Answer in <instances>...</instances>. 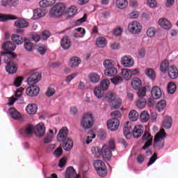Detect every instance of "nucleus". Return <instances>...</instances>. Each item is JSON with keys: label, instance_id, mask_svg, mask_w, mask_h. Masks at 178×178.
<instances>
[{"label": "nucleus", "instance_id": "1", "mask_svg": "<svg viewBox=\"0 0 178 178\" xmlns=\"http://www.w3.org/2000/svg\"><path fill=\"white\" fill-rule=\"evenodd\" d=\"M166 137V132L165 129H161L159 133L154 136V147L156 149H162L163 145H165V138Z\"/></svg>", "mask_w": 178, "mask_h": 178}, {"label": "nucleus", "instance_id": "2", "mask_svg": "<svg viewBox=\"0 0 178 178\" xmlns=\"http://www.w3.org/2000/svg\"><path fill=\"white\" fill-rule=\"evenodd\" d=\"M95 152L97 156L101 155L106 161H111L112 158V150L108 145H104L102 149L98 147H95Z\"/></svg>", "mask_w": 178, "mask_h": 178}, {"label": "nucleus", "instance_id": "3", "mask_svg": "<svg viewBox=\"0 0 178 178\" xmlns=\"http://www.w3.org/2000/svg\"><path fill=\"white\" fill-rule=\"evenodd\" d=\"M66 10V6L63 3L56 4L50 10L51 17H60Z\"/></svg>", "mask_w": 178, "mask_h": 178}, {"label": "nucleus", "instance_id": "4", "mask_svg": "<svg viewBox=\"0 0 178 178\" xmlns=\"http://www.w3.org/2000/svg\"><path fill=\"white\" fill-rule=\"evenodd\" d=\"M94 168L99 176L100 177H105L106 173H108V170L106 169V165L105 163L101 160H95L93 163Z\"/></svg>", "mask_w": 178, "mask_h": 178}, {"label": "nucleus", "instance_id": "5", "mask_svg": "<svg viewBox=\"0 0 178 178\" xmlns=\"http://www.w3.org/2000/svg\"><path fill=\"white\" fill-rule=\"evenodd\" d=\"M93 124L94 117H92V114H84L81 122V126H82L83 129H87L92 127Z\"/></svg>", "mask_w": 178, "mask_h": 178}, {"label": "nucleus", "instance_id": "6", "mask_svg": "<svg viewBox=\"0 0 178 178\" xmlns=\"http://www.w3.org/2000/svg\"><path fill=\"white\" fill-rule=\"evenodd\" d=\"M128 30L129 33H132V34H140L141 30H143V26L140 22L134 21L129 24Z\"/></svg>", "mask_w": 178, "mask_h": 178}, {"label": "nucleus", "instance_id": "7", "mask_svg": "<svg viewBox=\"0 0 178 178\" xmlns=\"http://www.w3.org/2000/svg\"><path fill=\"white\" fill-rule=\"evenodd\" d=\"M142 140L143 141H146L145 143V145L143 146V149H147V148H149V147L152 145L153 138L151 136V134H149V132H148L147 131H145L144 132Z\"/></svg>", "mask_w": 178, "mask_h": 178}, {"label": "nucleus", "instance_id": "8", "mask_svg": "<svg viewBox=\"0 0 178 178\" xmlns=\"http://www.w3.org/2000/svg\"><path fill=\"white\" fill-rule=\"evenodd\" d=\"M67 134H69V129L66 127L61 128L57 135V140L60 143H64L70 138H67Z\"/></svg>", "mask_w": 178, "mask_h": 178}, {"label": "nucleus", "instance_id": "9", "mask_svg": "<svg viewBox=\"0 0 178 178\" xmlns=\"http://www.w3.org/2000/svg\"><path fill=\"white\" fill-rule=\"evenodd\" d=\"M120 122L119 120L110 119L107 121V129L111 131H116L119 129Z\"/></svg>", "mask_w": 178, "mask_h": 178}, {"label": "nucleus", "instance_id": "10", "mask_svg": "<svg viewBox=\"0 0 178 178\" xmlns=\"http://www.w3.org/2000/svg\"><path fill=\"white\" fill-rule=\"evenodd\" d=\"M6 70L9 74H15L17 72V64L13 60L8 61L6 67Z\"/></svg>", "mask_w": 178, "mask_h": 178}, {"label": "nucleus", "instance_id": "11", "mask_svg": "<svg viewBox=\"0 0 178 178\" xmlns=\"http://www.w3.org/2000/svg\"><path fill=\"white\" fill-rule=\"evenodd\" d=\"M40 93V88L37 86L32 85L26 89V94L29 97H35Z\"/></svg>", "mask_w": 178, "mask_h": 178}, {"label": "nucleus", "instance_id": "12", "mask_svg": "<svg viewBox=\"0 0 178 178\" xmlns=\"http://www.w3.org/2000/svg\"><path fill=\"white\" fill-rule=\"evenodd\" d=\"M41 80V74L39 72H35L28 78L27 83L29 85L37 84L39 81Z\"/></svg>", "mask_w": 178, "mask_h": 178}, {"label": "nucleus", "instance_id": "13", "mask_svg": "<svg viewBox=\"0 0 178 178\" xmlns=\"http://www.w3.org/2000/svg\"><path fill=\"white\" fill-rule=\"evenodd\" d=\"M121 64L124 67H131L134 66V60L131 56H125L121 58Z\"/></svg>", "mask_w": 178, "mask_h": 178}, {"label": "nucleus", "instance_id": "14", "mask_svg": "<svg viewBox=\"0 0 178 178\" xmlns=\"http://www.w3.org/2000/svg\"><path fill=\"white\" fill-rule=\"evenodd\" d=\"M0 56H4L5 63H8L10 60L13 62V60L16 58V54L15 53H12V51H1Z\"/></svg>", "mask_w": 178, "mask_h": 178}, {"label": "nucleus", "instance_id": "15", "mask_svg": "<svg viewBox=\"0 0 178 178\" xmlns=\"http://www.w3.org/2000/svg\"><path fill=\"white\" fill-rule=\"evenodd\" d=\"M133 131V136L134 138H140L144 133V127L141 125H136L134 127Z\"/></svg>", "mask_w": 178, "mask_h": 178}, {"label": "nucleus", "instance_id": "16", "mask_svg": "<svg viewBox=\"0 0 178 178\" xmlns=\"http://www.w3.org/2000/svg\"><path fill=\"white\" fill-rule=\"evenodd\" d=\"M60 45L63 49H69L72 45V41L70 40V38H69L67 35L63 36L60 41Z\"/></svg>", "mask_w": 178, "mask_h": 178}, {"label": "nucleus", "instance_id": "17", "mask_svg": "<svg viewBox=\"0 0 178 178\" xmlns=\"http://www.w3.org/2000/svg\"><path fill=\"white\" fill-rule=\"evenodd\" d=\"M151 94L154 99H159L162 97V90L159 86H154L151 90Z\"/></svg>", "mask_w": 178, "mask_h": 178}, {"label": "nucleus", "instance_id": "18", "mask_svg": "<svg viewBox=\"0 0 178 178\" xmlns=\"http://www.w3.org/2000/svg\"><path fill=\"white\" fill-rule=\"evenodd\" d=\"M2 49L4 51H7V52H9V51H15V49H16V44L11 41H6L3 44Z\"/></svg>", "mask_w": 178, "mask_h": 178}, {"label": "nucleus", "instance_id": "19", "mask_svg": "<svg viewBox=\"0 0 178 178\" xmlns=\"http://www.w3.org/2000/svg\"><path fill=\"white\" fill-rule=\"evenodd\" d=\"M65 178H80L77 173L76 172V170L73 167H69L65 173Z\"/></svg>", "mask_w": 178, "mask_h": 178}, {"label": "nucleus", "instance_id": "20", "mask_svg": "<svg viewBox=\"0 0 178 178\" xmlns=\"http://www.w3.org/2000/svg\"><path fill=\"white\" fill-rule=\"evenodd\" d=\"M168 76L170 79H172L175 80V79H177L178 77V70L175 65H171L168 69Z\"/></svg>", "mask_w": 178, "mask_h": 178}, {"label": "nucleus", "instance_id": "21", "mask_svg": "<svg viewBox=\"0 0 178 178\" xmlns=\"http://www.w3.org/2000/svg\"><path fill=\"white\" fill-rule=\"evenodd\" d=\"M35 133L38 137H42L45 134V125L44 123H40L36 126Z\"/></svg>", "mask_w": 178, "mask_h": 178}, {"label": "nucleus", "instance_id": "22", "mask_svg": "<svg viewBox=\"0 0 178 178\" xmlns=\"http://www.w3.org/2000/svg\"><path fill=\"white\" fill-rule=\"evenodd\" d=\"M8 112L10 113V116H11V118L15 120H19V119L22 118V114H20V113H19V111H17L15 108H9Z\"/></svg>", "mask_w": 178, "mask_h": 178}, {"label": "nucleus", "instance_id": "23", "mask_svg": "<svg viewBox=\"0 0 178 178\" xmlns=\"http://www.w3.org/2000/svg\"><path fill=\"white\" fill-rule=\"evenodd\" d=\"M159 24L162 27L163 29H165V30H169L170 27H172V24H170V22H169L165 18H161L159 20Z\"/></svg>", "mask_w": 178, "mask_h": 178}, {"label": "nucleus", "instance_id": "24", "mask_svg": "<svg viewBox=\"0 0 178 178\" xmlns=\"http://www.w3.org/2000/svg\"><path fill=\"white\" fill-rule=\"evenodd\" d=\"M38 109V106L36 104H28L26 111L29 115H35L37 113V110Z\"/></svg>", "mask_w": 178, "mask_h": 178}, {"label": "nucleus", "instance_id": "25", "mask_svg": "<svg viewBox=\"0 0 178 178\" xmlns=\"http://www.w3.org/2000/svg\"><path fill=\"white\" fill-rule=\"evenodd\" d=\"M104 74L107 77H113L118 74V70L115 67H109L104 70Z\"/></svg>", "mask_w": 178, "mask_h": 178}, {"label": "nucleus", "instance_id": "26", "mask_svg": "<svg viewBox=\"0 0 178 178\" xmlns=\"http://www.w3.org/2000/svg\"><path fill=\"white\" fill-rule=\"evenodd\" d=\"M81 63V60L77 56H74L70 58L69 62L70 67H77Z\"/></svg>", "mask_w": 178, "mask_h": 178}, {"label": "nucleus", "instance_id": "27", "mask_svg": "<svg viewBox=\"0 0 178 178\" xmlns=\"http://www.w3.org/2000/svg\"><path fill=\"white\" fill-rule=\"evenodd\" d=\"M14 26L17 29H26V27H29V22L24 19H17Z\"/></svg>", "mask_w": 178, "mask_h": 178}, {"label": "nucleus", "instance_id": "28", "mask_svg": "<svg viewBox=\"0 0 178 178\" xmlns=\"http://www.w3.org/2000/svg\"><path fill=\"white\" fill-rule=\"evenodd\" d=\"M173 124V119L170 116H165L163 120V126L165 129H170Z\"/></svg>", "mask_w": 178, "mask_h": 178}, {"label": "nucleus", "instance_id": "29", "mask_svg": "<svg viewBox=\"0 0 178 178\" xmlns=\"http://www.w3.org/2000/svg\"><path fill=\"white\" fill-rule=\"evenodd\" d=\"M17 17L13 15L0 14V22H8V20H17Z\"/></svg>", "mask_w": 178, "mask_h": 178}, {"label": "nucleus", "instance_id": "30", "mask_svg": "<svg viewBox=\"0 0 178 178\" xmlns=\"http://www.w3.org/2000/svg\"><path fill=\"white\" fill-rule=\"evenodd\" d=\"M121 74L124 80L129 81L131 79V70L127 68L122 69Z\"/></svg>", "mask_w": 178, "mask_h": 178}, {"label": "nucleus", "instance_id": "31", "mask_svg": "<svg viewBox=\"0 0 178 178\" xmlns=\"http://www.w3.org/2000/svg\"><path fill=\"white\" fill-rule=\"evenodd\" d=\"M24 47L26 51L31 52V51H33V48H34V44L30 40L25 38L24 40Z\"/></svg>", "mask_w": 178, "mask_h": 178}, {"label": "nucleus", "instance_id": "32", "mask_svg": "<svg viewBox=\"0 0 178 178\" xmlns=\"http://www.w3.org/2000/svg\"><path fill=\"white\" fill-rule=\"evenodd\" d=\"M33 130L34 127L31 124H29L25 129L21 130V134H23L24 136H30V134H33Z\"/></svg>", "mask_w": 178, "mask_h": 178}, {"label": "nucleus", "instance_id": "33", "mask_svg": "<svg viewBox=\"0 0 178 178\" xmlns=\"http://www.w3.org/2000/svg\"><path fill=\"white\" fill-rule=\"evenodd\" d=\"M123 103V101L120 98H116L114 99V101L111 103V109H119L120 106H122V104Z\"/></svg>", "mask_w": 178, "mask_h": 178}, {"label": "nucleus", "instance_id": "34", "mask_svg": "<svg viewBox=\"0 0 178 178\" xmlns=\"http://www.w3.org/2000/svg\"><path fill=\"white\" fill-rule=\"evenodd\" d=\"M115 5L118 9H126L129 6L127 0H116Z\"/></svg>", "mask_w": 178, "mask_h": 178}, {"label": "nucleus", "instance_id": "35", "mask_svg": "<svg viewBox=\"0 0 178 178\" xmlns=\"http://www.w3.org/2000/svg\"><path fill=\"white\" fill-rule=\"evenodd\" d=\"M95 138V135L92 130L90 131L88 134L83 138V143L86 144H90L92 141V139Z\"/></svg>", "mask_w": 178, "mask_h": 178}, {"label": "nucleus", "instance_id": "36", "mask_svg": "<svg viewBox=\"0 0 178 178\" xmlns=\"http://www.w3.org/2000/svg\"><path fill=\"white\" fill-rule=\"evenodd\" d=\"M89 80L91 83L95 84V83H98L101 80V76L95 72H92L89 74Z\"/></svg>", "mask_w": 178, "mask_h": 178}, {"label": "nucleus", "instance_id": "37", "mask_svg": "<svg viewBox=\"0 0 178 178\" xmlns=\"http://www.w3.org/2000/svg\"><path fill=\"white\" fill-rule=\"evenodd\" d=\"M141 84H143V82L138 78H134L131 81V86L134 90H139Z\"/></svg>", "mask_w": 178, "mask_h": 178}, {"label": "nucleus", "instance_id": "38", "mask_svg": "<svg viewBox=\"0 0 178 178\" xmlns=\"http://www.w3.org/2000/svg\"><path fill=\"white\" fill-rule=\"evenodd\" d=\"M116 99V94L113 92H108L104 97L105 101L109 104L112 103Z\"/></svg>", "mask_w": 178, "mask_h": 178}, {"label": "nucleus", "instance_id": "39", "mask_svg": "<svg viewBox=\"0 0 178 178\" xmlns=\"http://www.w3.org/2000/svg\"><path fill=\"white\" fill-rule=\"evenodd\" d=\"M96 45L99 48H104L106 47V39L104 37H99L96 40Z\"/></svg>", "mask_w": 178, "mask_h": 178}, {"label": "nucleus", "instance_id": "40", "mask_svg": "<svg viewBox=\"0 0 178 178\" xmlns=\"http://www.w3.org/2000/svg\"><path fill=\"white\" fill-rule=\"evenodd\" d=\"M11 40L13 42H16L17 45H22L24 41L23 40V37L17 35L13 34L11 37Z\"/></svg>", "mask_w": 178, "mask_h": 178}, {"label": "nucleus", "instance_id": "41", "mask_svg": "<svg viewBox=\"0 0 178 178\" xmlns=\"http://www.w3.org/2000/svg\"><path fill=\"white\" fill-rule=\"evenodd\" d=\"M63 143V147L65 151H70L73 148V141L71 139H67Z\"/></svg>", "mask_w": 178, "mask_h": 178}, {"label": "nucleus", "instance_id": "42", "mask_svg": "<svg viewBox=\"0 0 178 178\" xmlns=\"http://www.w3.org/2000/svg\"><path fill=\"white\" fill-rule=\"evenodd\" d=\"M140 115L136 110H132L129 113V118L131 122H136Z\"/></svg>", "mask_w": 178, "mask_h": 178}, {"label": "nucleus", "instance_id": "43", "mask_svg": "<svg viewBox=\"0 0 178 178\" xmlns=\"http://www.w3.org/2000/svg\"><path fill=\"white\" fill-rule=\"evenodd\" d=\"M147 105V99L145 98H138L136 101V106L139 109H144Z\"/></svg>", "mask_w": 178, "mask_h": 178}, {"label": "nucleus", "instance_id": "44", "mask_svg": "<svg viewBox=\"0 0 178 178\" xmlns=\"http://www.w3.org/2000/svg\"><path fill=\"white\" fill-rule=\"evenodd\" d=\"M160 70L162 73H166L167 70H169V61L168 60H164L162 61Z\"/></svg>", "mask_w": 178, "mask_h": 178}, {"label": "nucleus", "instance_id": "45", "mask_svg": "<svg viewBox=\"0 0 178 178\" xmlns=\"http://www.w3.org/2000/svg\"><path fill=\"white\" fill-rule=\"evenodd\" d=\"M94 94L97 98H102V97H104V94H105V90L99 86L95 88Z\"/></svg>", "mask_w": 178, "mask_h": 178}, {"label": "nucleus", "instance_id": "46", "mask_svg": "<svg viewBox=\"0 0 178 178\" xmlns=\"http://www.w3.org/2000/svg\"><path fill=\"white\" fill-rule=\"evenodd\" d=\"M140 119L142 123H147L149 120V113L147 111H143L140 113Z\"/></svg>", "mask_w": 178, "mask_h": 178}, {"label": "nucleus", "instance_id": "47", "mask_svg": "<svg viewBox=\"0 0 178 178\" xmlns=\"http://www.w3.org/2000/svg\"><path fill=\"white\" fill-rule=\"evenodd\" d=\"M45 16V12L41 9H37L33 10V19H40Z\"/></svg>", "mask_w": 178, "mask_h": 178}, {"label": "nucleus", "instance_id": "48", "mask_svg": "<svg viewBox=\"0 0 178 178\" xmlns=\"http://www.w3.org/2000/svg\"><path fill=\"white\" fill-rule=\"evenodd\" d=\"M110 84L111 81H109V79H104L101 81L100 86L99 87L106 91V90H108V88H109Z\"/></svg>", "mask_w": 178, "mask_h": 178}, {"label": "nucleus", "instance_id": "49", "mask_svg": "<svg viewBox=\"0 0 178 178\" xmlns=\"http://www.w3.org/2000/svg\"><path fill=\"white\" fill-rule=\"evenodd\" d=\"M165 108H166V101L165 100H161L159 102L156 106V109L159 112H162V111H163Z\"/></svg>", "mask_w": 178, "mask_h": 178}, {"label": "nucleus", "instance_id": "50", "mask_svg": "<svg viewBox=\"0 0 178 178\" xmlns=\"http://www.w3.org/2000/svg\"><path fill=\"white\" fill-rule=\"evenodd\" d=\"M138 98H144L147 95V87H142L138 89Z\"/></svg>", "mask_w": 178, "mask_h": 178}, {"label": "nucleus", "instance_id": "51", "mask_svg": "<svg viewBox=\"0 0 178 178\" xmlns=\"http://www.w3.org/2000/svg\"><path fill=\"white\" fill-rule=\"evenodd\" d=\"M111 83L114 84V86H118L122 83H123V78L120 76H115V77L111 79Z\"/></svg>", "mask_w": 178, "mask_h": 178}, {"label": "nucleus", "instance_id": "52", "mask_svg": "<svg viewBox=\"0 0 178 178\" xmlns=\"http://www.w3.org/2000/svg\"><path fill=\"white\" fill-rule=\"evenodd\" d=\"M145 74L149 77V79H151L152 80H154L155 77L156 76V74H155V71H154V70L151 69V68H148L145 70Z\"/></svg>", "mask_w": 178, "mask_h": 178}, {"label": "nucleus", "instance_id": "53", "mask_svg": "<svg viewBox=\"0 0 178 178\" xmlns=\"http://www.w3.org/2000/svg\"><path fill=\"white\" fill-rule=\"evenodd\" d=\"M167 90L169 94H175V91H176V84L173 82H170L168 85Z\"/></svg>", "mask_w": 178, "mask_h": 178}, {"label": "nucleus", "instance_id": "54", "mask_svg": "<svg viewBox=\"0 0 178 178\" xmlns=\"http://www.w3.org/2000/svg\"><path fill=\"white\" fill-rule=\"evenodd\" d=\"M131 133H133V128H131V125H128L127 127H124V134L127 138L129 137Z\"/></svg>", "mask_w": 178, "mask_h": 178}, {"label": "nucleus", "instance_id": "55", "mask_svg": "<svg viewBox=\"0 0 178 178\" xmlns=\"http://www.w3.org/2000/svg\"><path fill=\"white\" fill-rule=\"evenodd\" d=\"M77 13V7L72 6L67 10V15L70 17L74 16Z\"/></svg>", "mask_w": 178, "mask_h": 178}, {"label": "nucleus", "instance_id": "56", "mask_svg": "<svg viewBox=\"0 0 178 178\" xmlns=\"http://www.w3.org/2000/svg\"><path fill=\"white\" fill-rule=\"evenodd\" d=\"M111 119H115L117 120H119L120 118H122V113H120V111H115L111 113Z\"/></svg>", "mask_w": 178, "mask_h": 178}, {"label": "nucleus", "instance_id": "57", "mask_svg": "<svg viewBox=\"0 0 178 178\" xmlns=\"http://www.w3.org/2000/svg\"><path fill=\"white\" fill-rule=\"evenodd\" d=\"M156 159H158V154H156V153H154V154L150 157L149 162L147 163V166H151L152 163H155Z\"/></svg>", "mask_w": 178, "mask_h": 178}, {"label": "nucleus", "instance_id": "58", "mask_svg": "<svg viewBox=\"0 0 178 178\" xmlns=\"http://www.w3.org/2000/svg\"><path fill=\"white\" fill-rule=\"evenodd\" d=\"M49 37H51V32H49V31L45 30L42 32L41 38H42V40H47Z\"/></svg>", "mask_w": 178, "mask_h": 178}, {"label": "nucleus", "instance_id": "59", "mask_svg": "<svg viewBox=\"0 0 178 178\" xmlns=\"http://www.w3.org/2000/svg\"><path fill=\"white\" fill-rule=\"evenodd\" d=\"M156 34V29L155 28H149L147 31L148 37H154Z\"/></svg>", "mask_w": 178, "mask_h": 178}, {"label": "nucleus", "instance_id": "60", "mask_svg": "<svg viewBox=\"0 0 178 178\" xmlns=\"http://www.w3.org/2000/svg\"><path fill=\"white\" fill-rule=\"evenodd\" d=\"M22 81H23V77L18 76L14 81V86H15V87H20L22 86Z\"/></svg>", "mask_w": 178, "mask_h": 178}, {"label": "nucleus", "instance_id": "61", "mask_svg": "<svg viewBox=\"0 0 178 178\" xmlns=\"http://www.w3.org/2000/svg\"><path fill=\"white\" fill-rule=\"evenodd\" d=\"M38 52L40 54V55H45V52H47V47L44 45H41L38 49Z\"/></svg>", "mask_w": 178, "mask_h": 178}, {"label": "nucleus", "instance_id": "62", "mask_svg": "<svg viewBox=\"0 0 178 178\" xmlns=\"http://www.w3.org/2000/svg\"><path fill=\"white\" fill-rule=\"evenodd\" d=\"M55 94V89L54 88H48L46 92V97H52Z\"/></svg>", "mask_w": 178, "mask_h": 178}, {"label": "nucleus", "instance_id": "63", "mask_svg": "<svg viewBox=\"0 0 178 178\" xmlns=\"http://www.w3.org/2000/svg\"><path fill=\"white\" fill-rule=\"evenodd\" d=\"M122 33H123V29L121 28H116L113 31L114 35L119 37V35H122Z\"/></svg>", "mask_w": 178, "mask_h": 178}, {"label": "nucleus", "instance_id": "64", "mask_svg": "<svg viewBox=\"0 0 178 178\" xmlns=\"http://www.w3.org/2000/svg\"><path fill=\"white\" fill-rule=\"evenodd\" d=\"M147 5L149 6V8H155V6H156V1L147 0Z\"/></svg>", "mask_w": 178, "mask_h": 178}]
</instances>
